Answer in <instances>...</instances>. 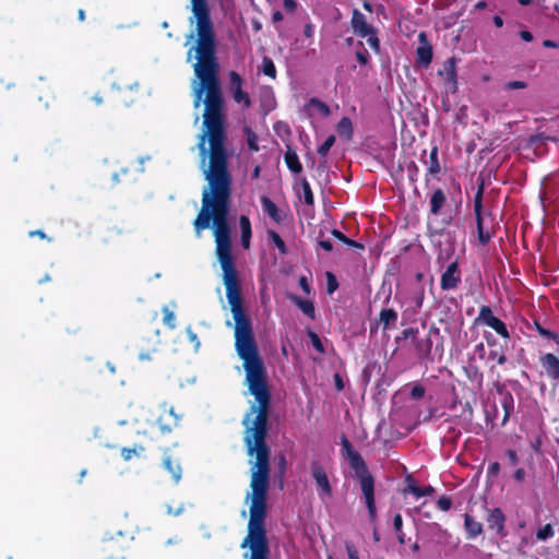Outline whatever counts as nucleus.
<instances>
[{"label": "nucleus", "mask_w": 559, "mask_h": 559, "mask_svg": "<svg viewBox=\"0 0 559 559\" xmlns=\"http://www.w3.org/2000/svg\"><path fill=\"white\" fill-rule=\"evenodd\" d=\"M477 323L491 328L502 338H510V333L506 323L493 314L492 309L489 306H481L479 308L478 316L475 319V324Z\"/></svg>", "instance_id": "39448f33"}, {"label": "nucleus", "mask_w": 559, "mask_h": 559, "mask_svg": "<svg viewBox=\"0 0 559 559\" xmlns=\"http://www.w3.org/2000/svg\"><path fill=\"white\" fill-rule=\"evenodd\" d=\"M314 34V26L311 23H307L304 26V35L308 38L312 37Z\"/></svg>", "instance_id": "680f3d73"}, {"label": "nucleus", "mask_w": 559, "mask_h": 559, "mask_svg": "<svg viewBox=\"0 0 559 559\" xmlns=\"http://www.w3.org/2000/svg\"><path fill=\"white\" fill-rule=\"evenodd\" d=\"M301 189H302V195L304 201L307 205H313L314 203V197L311 190V187L306 178L301 180Z\"/></svg>", "instance_id": "c9c22d12"}, {"label": "nucleus", "mask_w": 559, "mask_h": 559, "mask_svg": "<svg viewBox=\"0 0 559 559\" xmlns=\"http://www.w3.org/2000/svg\"><path fill=\"white\" fill-rule=\"evenodd\" d=\"M539 364L547 378L559 381V357L555 354L546 353L539 356Z\"/></svg>", "instance_id": "ddd939ff"}, {"label": "nucleus", "mask_w": 559, "mask_h": 559, "mask_svg": "<svg viewBox=\"0 0 559 559\" xmlns=\"http://www.w3.org/2000/svg\"><path fill=\"white\" fill-rule=\"evenodd\" d=\"M261 205L263 211L276 223H282L284 216L282 212L278 210L277 205L266 195L261 197Z\"/></svg>", "instance_id": "a211bd4d"}, {"label": "nucleus", "mask_w": 559, "mask_h": 559, "mask_svg": "<svg viewBox=\"0 0 559 559\" xmlns=\"http://www.w3.org/2000/svg\"><path fill=\"white\" fill-rule=\"evenodd\" d=\"M501 395V406L503 409V417L501 420V426H504L510 419L511 414L514 411V399L513 395L509 391L500 392Z\"/></svg>", "instance_id": "6ab92c4d"}, {"label": "nucleus", "mask_w": 559, "mask_h": 559, "mask_svg": "<svg viewBox=\"0 0 559 559\" xmlns=\"http://www.w3.org/2000/svg\"><path fill=\"white\" fill-rule=\"evenodd\" d=\"M297 1L296 0H283V7L288 13H294L297 9Z\"/></svg>", "instance_id": "864d4df0"}, {"label": "nucleus", "mask_w": 559, "mask_h": 559, "mask_svg": "<svg viewBox=\"0 0 559 559\" xmlns=\"http://www.w3.org/2000/svg\"><path fill=\"white\" fill-rule=\"evenodd\" d=\"M128 549V540L121 534L104 537L98 545L102 559H124Z\"/></svg>", "instance_id": "f03ea898"}, {"label": "nucleus", "mask_w": 559, "mask_h": 559, "mask_svg": "<svg viewBox=\"0 0 559 559\" xmlns=\"http://www.w3.org/2000/svg\"><path fill=\"white\" fill-rule=\"evenodd\" d=\"M345 549H346L348 559H359L358 550L353 543L346 542Z\"/></svg>", "instance_id": "49530a36"}, {"label": "nucleus", "mask_w": 559, "mask_h": 559, "mask_svg": "<svg viewBox=\"0 0 559 559\" xmlns=\"http://www.w3.org/2000/svg\"><path fill=\"white\" fill-rule=\"evenodd\" d=\"M408 490L416 497L421 498L433 493L435 488L431 486L419 487L415 484H408Z\"/></svg>", "instance_id": "c756f323"}, {"label": "nucleus", "mask_w": 559, "mask_h": 559, "mask_svg": "<svg viewBox=\"0 0 559 559\" xmlns=\"http://www.w3.org/2000/svg\"><path fill=\"white\" fill-rule=\"evenodd\" d=\"M262 72L264 75L275 79L276 76V68L273 60L269 57H263L262 59Z\"/></svg>", "instance_id": "473e14b6"}, {"label": "nucleus", "mask_w": 559, "mask_h": 559, "mask_svg": "<svg viewBox=\"0 0 559 559\" xmlns=\"http://www.w3.org/2000/svg\"><path fill=\"white\" fill-rule=\"evenodd\" d=\"M319 246L328 252H331L333 250V245L329 239L319 240Z\"/></svg>", "instance_id": "bf43d9fd"}, {"label": "nucleus", "mask_w": 559, "mask_h": 559, "mask_svg": "<svg viewBox=\"0 0 559 559\" xmlns=\"http://www.w3.org/2000/svg\"><path fill=\"white\" fill-rule=\"evenodd\" d=\"M393 527L396 533H401L403 527V519L400 513H396L393 518Z\"/></svg>", "instance_id": "5fc2aeb1"}, {"label": "nucleus", "mask_w": 559, "mask_h": 559, "mask_svg": "<svg viewBox=\"0 0 559 559\" xmlns=\"http://www.w3.org/2000/svg\"><path fill=\"white\" fill-rule=\"evenodd\" d=\"M283 19H284V15L281 11L277 10L272 13V22L273 23H280L283 21Z\"/></svg>", "instance_id": "774afa93"}, {"label": "nucleus", "mask_w": 559, "mask_h": 559, "mask_svg": "<svg viewBox=\"0 0 559 559\" xmlns=\"http://www.w3.org/2000/svg\"><path fill=\"white\" fill-rule=\"evenodd\" d=\"M464 527L467 533V538L472 539L483 533V524L476 521L472 515H464Z\"/></svg>", "instance_id": "b1692460"}, {"label": "nucleus", "mask_w": 559, "mask_h": 559, "mask_svg": "<svg viewBox=\"0 0 559 559\" xmlns=\"http://www.w3.org/2000/svg\"><path fill=\"white\" fill-rule=\"evenodd\" d=\"M267 238L280 250L282 254L287 253V247L285 241L275 230H267Z\"/></svg>", "instance_id": "cd10ccee"}, {"label": "nucleus", "mask_w": 559, "mask_h": 559, "mask_svg": "<svg viewBox=\"0 0 559 559\" xmlns=\"http://www.w3.org/2000/svg\"><path fill=\"white\" fill-rule=\"evenodd\" d=\"M488 358L496 361L498 365L503 366L507 362V356L503 348H493L489 350Z\"/></svg>", "instance_id": "2f4dec72"}, {"label": "nucleus", "mask_w": 559, "mask_h": 559, "mask_svg": "<svg viewBox=\"0 0 559 559\" xmlns=\"http://www.w3.org/2000/svg\"><path fill=\"white\" fill-rule=\"evenodd\" d=\"M155 352H156V348H153L151 352H143V350H141L139 353V360H141V361L150 360L151 359V353H155Z\"/></svg>", "instance_id": "69168bd1"}, {"label": "nucleus", "mask_w": 559, "mask_h": 559, "mask_svg": "<svg viewBox=\"0 0 559 559\" xmlns=\"http://www.w3.org/2000/svg\"><path fill=\"white\" fill-rule=\"evenodd\" d=\"M438 75L443 79L445 87L451 93H455L457 91V73L455 57H450L442 63V68L438 71Z\"/></svg>", "instance_id": "9d476101"}, {"label": "nucleus", "mask_w": 559, "mask_h": 559, "mask_svg": "<svg viewBox=\"0 0 559 559\" xmlns=\"http://www.w3.org/2000/svg\"><path fill=\"white\" fill-rule=\"evenodd\" d=\"M163 466L171 475L175 484H178L182 475L180 464L175 462L170 455H165L163 459Z\"/></svg>", "instance_id": "5701e85b"}, {"label": "nucleus", "mask_w": 559, "mask_h": 559, "mask_svg": "<svg viewBox=\"0 0 559 559\" xmlns=\"http://www.w3.org/2000/svg\"><path fill=\"white\" fill-rule=\"evenodd\" d=\"M399 319L397 312L392 308L382 309L379 318L370 325L371 333L381 326L382 331H388L396 325Z\"/></svg>", "instance_id": "4468645a"}, {"label": "nucleus", "mask_w": 559, "mask_h": 559, "mask_svg": "<svg viewBox=\"0 0 559 559\" xmlns=\"http://www.w3.org/2000/svg\"><path fill=\"white\" fill-rule=\"evenodd\" d=\"M308 106L317 108L318 111L324 117L331 114L330 107L324 102L320 100L317 97L310 98L308 102Z\"/></svg>", "instance_id": "72a5a7b5"}, {"label": "nucleus", "mask_w": 559, "mask_h": 559, "mask_svg": "<svg viewBox=\"0 0 559 559\" xmlns=\"http://www.w3.org/2000/svg\"><path fill=\"white\" fill-rule=\"evenodd\" d=\"M338 288V282L336 276L331 273L326 272V290L329 294H333Z\"/></svg>", "instance_id": "ea45409f"}, {"label": "nucleus", "mask_w": 559, "mask_h": 559, "mask_svg": "<svg viewBox=\"0 0 559 559\" xmlns=\"http://www.w3.org/2000/svg\"><path fill=\"white\" fill-rule=\"evenodd\" d=\"M187 336L190 343L194 345V347L198 349L200 347V341L195 332L189 326L187 328Z\"/></svg>", "instance_id": "8fccbe9b"}, {"label": "nucleus", "mask_w": 559, "mask_h": 559, "mask_svg": "<svg viewBox=\"0 0 559 559\" xmlns=\"http://www.w3.org/2000/svg\"><path fill=\"white\" fill-rule=\"evenodd\" d=\"M349 461L350 467L355 471L356 477L359 480L360 489L364 488L365 485L374 486V478L369 472L366 462L359 452L352 453L350 456L347 457Z\"/></svg>", "instance_id": "6e6552de"}, {"label": "nucleus", "mask_w": 559, "mask_h": 559, "mask_svg": "<svg viewBox=\"0 0 559 559\" xmlns=\"http://www.w3.org/2000/svg\"><path fill=\"white\" fill-rule=\"evenodd\" d=\"M287 150L284 155V160L287 168L294 174H300L302 171V165L299 162L298 155L290 145H286Z\"/></svg>", "instance_id": "412c9836"}, {"label": "nucleus", "mask_w": 559, "mask_h": 559, "mask_svg": "<svg viewBox=\"0 0 559 559\" xmlns=\"http://www.w3.org/2000/svg\"><path fill=\"white\" fill-rule=\"evenodd\" d=\"M144 447L142 445H134L133 448H122L121 449V456L124 461H130L134 456H141V454L144 452Z\"/></svg>", "instance_id": "7c9ffc66"}, {"label": "nucleus", "mask_w": 559, "mask_h": 559, "mask_svg": "<svg viewBox=\"0 0 559 559\" xmlns=\"http://www.w3.org/2000/svg\"><path fill=\"white\" fill-rule=\"evenodd\" d=\"M506 455L509 460V463L512 466H515L519 463V456H518V453L515 450H513V449L507 450Z\"/></svg>", "instance_id": "603ef678"}, {"label": "nucleus", "mask_w": 559, "mask_h": 559, "mask_svg": "<svg viewBox=\"0 0 559 559\" xmlns=\"http://www.w3.org/2000/svg\"><path fill=\"white\" fill-rule=\"evenodd\" d=\"M290 300L301 310L304 314L313 320L316 318L314 305L310 300L302 299L298 296H293Z\"/></svg>", "instance_id": "a878e982"}, {"label": "nucleus", "mask_w": 559, "mask_h": 559, "mask_svg": "<svg viewBox=\"0 0 559 559\" xmlns=\"http://www.w3.org/2000/svg\"><path fill=\"white\" fill-rule=\"evenodd\" d=\"M334 384L337 391H342L344 389V381L340 373L334 374Z\"/></svg>", "instance_id": "052dcab7"}, {"label": "nucleus", "mask_w": 559, "mask_h": 559, "mask_svg": "<svg viewBox=\"0 0 559 559\" xmlns=\"http://www.w3.org/2000/svg\"><path fill=\"white\" fill-rule=\"evenodd\" d=\"M452 507V500L450 497L442 496L437 501V508L441 511H449Z\"/></svg>", "instance_id": "37998d69"}, {"label": "nucleus", "mask_w": 559, "mask_h": 559, "mask_svg": "<svg viewBox=\"0 0 559 559\" xmlns=\"http://www.w3.org/2000/svg\"><path fill=\"white\" fill-rule=\"evenodd\" d=\"M181 415L175 412L173 406L166 403L162 404L159 415L156 419L159 431L163 435H169L179 426Z\"/></svg>", "instance_id": "423d86ee"}, {"label": "nucleus", "mask_w": 559, "mask_h": 559, "mask_svg": "<svg viewBox=\"0 0 559 559\" xmlns=\"http://www.w3.org/2000/svg\"><path fill=\"white\" fill-rule=\"evenodd\" d=\"M298 283L305 294L309 295L311 293V286L306 276H301Z\"/></svg>", "instance_id": "6e6d98bb"}, {"label": "nucleus", "mask_w": 559, "mask_h": 559, "mask_svg": "<svg viewBox=\"0 0 559 559\" xmlns=\"http://www.w3.org/2000/svg\"><path fill=\"white\" fill-rule=\"evenodd\" d=\"M335 143V136L333 134L329 135L325 141L318 147V154L321 157H325L331 150V147Z\"/></svg>", "instance_id": "4c0bfd02"}, {"label": "nucleus", "mask_w": 559, "mask_h": 559, "mask_svg": "<svg viewBox=\"0 0 559 559\" xmlns=\"http://www.w3.org/2000/svg\"><path fill=\"white\" fill-rule=\"evenodd\" d=\"M311 476L316 483L319 498L324 501L332 498L333 489L325 468L319 461H312L310 464Z\"/></svg>", "instance_id": "7ed1b4c3"}, {"label": "nucleus", "mask_w": 559, "mask_h": 559, "mask_svg": "<svg viewBox=\"0 0 559 559\" xmlns=\"http://www.w3.org/2000/svg\"><path fill=\"white\" fill-rule=\"evenodd\" d=\"M555 535V531L551 524H546L538 528L536 532V538L538 540H546Z\"/></svg>", "instance_id": "e433bc0d"}, {"label": "nucleus", "mask_w": 559, "mask_h": 559, "mask_svg": "<svg viewBox=\"0 0 559 559\" xmlns=\"http://www.w3.org/2000/svg\"><path fill=\"white\" fill-rule=\"evenodd\" d=\"M239 227H240V242L243 249H249L250 240L252 236L251 223L248 216L241 215L239 218Z\"/></svg>", "instance_id": "aec40b11"}, {"label": "nucleus", "mask_w": 559, "mask_h": 559, "mask_svg": "<svg viewBox=\"0 0 559 559\" xmlns=\"http://www.w3.org/2000/svg\"><path fill=\"white\" fill-rule=\"evenodd\" d=\"M163 323L168 326L170 330H174L176 328V316L175 313L169 310L168 308L163 309Z\"/></svg>", "instance_id": "58836bf2"}, {"label": "nucleus", "mask_w": 559, "mask_h": 559, "mask_svg": "<svg viewBox=\"0 0 559 559\" xmlns=\"http://www.w3.org/2000/svg\"><path fill=\"white\" fill-rule=\"evenodd\" d=\"M417 334H418V329H416V328L404 329L401 332V334L395 337V342L399 343L401 340H407L409 337L416 338Z\"/></svg>", "instance_id": "a19ab883"}, {"label": "nucleus", "mask_w": 559, "mask_h": 559, "mask_svg": "<svg viewBox=\"0 0 559 559\" xmlns=\"http://www.w3.org/2000/svg\"><path fill=\"white\" fill-rule=\"evenodd\" d=\"M441 171V166L438 158V146H432L429 154L428 167L426 173V181L428 176H436Z\"/></svg>", "instance_id": "393cba45"}, {"label": "nucleus", "mask_w": 559, "mask_h": 559, "mask_svg": "<svg viewBox=\"0 0 559 559\" xmlns=\"http://www.w3.org/2000/svg\"><path fill=\"white\" fill-rule=\"evenodd\" d=\"M229 79V90L233 94V98L236 103L242 104L245 108H249L251 106V100L247 92L242 90L243 80L239 73L236 71H230L228 73Z\"/></svg>", "instance_id": "1a4fd4ad"}, {"label": "nucleus", "mask_w": 559, "mask_h": 559, "mask_svg": "<svg viewBox=\"0 0 559 559\" xmlns=\"http://www.w3.org/2000/svg\"><path fill=\"white\" fill-rule=\"evenodd\" d=\"M350 25L357 36L367 39L371 49L376 52L380 51L377 29L367 22L366 16L358 9L353 10Z\"/></svg>", "instance_id": "f257e3e1"}, {"label": "nucleus", "mask_w": 559, "mask_h": 559, "mask_svg": "<svg viewBox=\"0 0 559 559\" xmlns=\"http://www.w3.org/2000/svg\"><path fill=\"white\" fill-rule=\"evenodd\" d=\"M309 337H310V341H311V344L312 346L321 354L324 353V346L320 340V337L318 336L317 333L314 332H310L309 333Z\"/></svg>", "instance_id": "c03bdc74"}, {"label": "nucleus", "mask_w": 559, "mask_h": 559, "mask_svg": "<svg viewBox=\"0 0 559 559\" xmlns=\"http://www.w3.org/2000/svg\"><path fill=\"white\" fill-rule=\"evenodd\" d=\"M243 132H245V135H246V140H247V144H248L249 150L251 152H258L259 151V144H258V136H257L255 132L250 127H246L243 129Z\"/></svg>", "instance_id": "c85d7f7f"}, {"label": "nucleus", "mask_w": 559, "mask_h": 559, "mask_svg": "<svg viewBox=\"0 0 559 559\" xmlns=\"http://www.w3.org/2000/svg\"><path fill=\"white\" fill-rule=\"evenodd\" d=\"M526 86L527 84L524 81H510L506 84L507 90H522Z\"/></svg>", "instance_id": "3c124183"}, {"label": "nucleus", "mask_w": 559, "mask_h": 559, "mask_svg": "<svg viewBox=\"0 0 559 559\" xmlns=\"http://www.w3.org/2000/svg\"><path fill=\"white\" fill-rule=\"evenodd\" d=\"M461 283V271L459 262L455 260L451 262L447 270L442 273L440 278V287L442 290L454 289Z\"/></svg>", "instance_id": "f8f14e48"}, {"label": "nucleus", "mask_w": 559, "mask_h": 559, "mask_svg": "<svg viewBox=\"0 0 559 559\" xmlns=\"http://www.w3.org/2000/svg\"><path fill=\"white\" fill-rule=\"evenodd\" d=\"M484 183L481 182L478 186L477 192L474 199V212L476 216V225H477V235L478 240L481 245H487L491 239V234L488 230H485L484 227V218L481 214L483 210V195H484Z\"/></svg>", "instance_id": "0eeeda50"}, {"label": "nucleus", "mask_w": 559, "mask_h": 559, "mask_svg": "<svg viewBox=\"0 0 559 559\" xmlns=\"http://www.w3.org/2000/svg\"><path fill=\"white\" fill-rule=\"evenodd\" d=\"M345 245L352 247V248H356V249H360V250H364V245L353 240V239H349L347 238V240L345 241Z\"/></svg>", "instance_id": "338daca9"}, {"label": "nucleus", "mask_w": 559, "mask_h": 559, "mask_svg": "<svg viewBox=\"0 0 559 559\" xmlns=\"http://www.w3.org/2000/svg\"><path fill=\"white\" fill-rule=\"evenodd\" d=\"M526 472L523 467L518 468L514 474L513 478L516 483H522L525 479Z\"/></svg>", "instance_id": "4d7b16f0"}, {"label": "nucleus", "mask_w": 559, "mask_h": 559, "mask_svg": "<svg viewBox=\"0 0 559 559\" xmlns=\"http://www.w3.org/2000/svg\"><path fill=\"white\" fill-rule=\"evenodd\" d=\"M500 473V464L498 462H492L488 465L487 475L488 477H497Z\"/></svg>", "instance_id": "09e8293b"}, {"label": "nucleus", "mask_w": 559, "mask_h": 559, "mask_svg": "<svg viewBox=\"0 0 559 559\" xmlns=\"http://www.w3.org/2000/svg\"><path fill=\"white\" fill-rule=\"evenodd\" d=\"M361 492L365 498V503L368 510V515L370 523L376 525L377 522V507H376V499H374V486H367L365 485L361 489Z\"/></svg>", "instance_id": "f3484780"}, {"label": "nucleus", "mask_w": 559, "mask_h": 559, "mask_svg": "<svg viewBox=\"0 0 559 559\" xmlns=\"http://www.w3.org/2000/svg\"><path fill=\"white\" fill-rule=\"evenodd\" d=\"M535 330L538 332V334L545 338L551 340L558 344L559 341V334L556 332H552L548 329H545L539 324L537 321L534 322Z\"/></svg>", "instance_id": "f704fd0d"}, {"label": "nucleus", "mask_w": 559, "mask_h": 559, "mask_svg": "<svg viewBox=\"0 0 559 559\" xmlns=\"http://www.w3.org/2000/svg\"><path fill=\"white\" fill-rule=\"evenodd\" d=\"M341 444H342V449H343V451H344V453L346 454L347 457L350 456L352 453L357 452L354 449V447L350 443V441L345 436L342 437Z\"/></svg>", "instance_id": "a18cd8bd"}, {"label": "nucleus", "mask_w": 559, "mask_h": 559, "mask_svg": "<svg viewBox=\"0 0 559 559\" xmlns=\"http://www.w3.org/2000/svg\"><path fill=\"white\" fill-rule=\"evenodd\" d=\"M519 35L524 41L527 43L532 41L534 38L533 34L530 31H520Z\"/></svg>", "instance_id": "0e129e2a"}, {"label": "nucleus", "mask_w": 559, "mask_h": 559, "mask_svg": "<svg viewBox=\"0 0 559 559\" xmlns=\"http://www.w3.org/2000/svg\"><path fill=\"white\" fill-rule=\"evenodd\" d=\"M418 47L416 48V64L428 68L432 61V46L428 40L426 32H420L417 36Z\"/></svg>", "instance_id": "9b49d317"}, {"label": "nucleus", "mask_w": 559, "mask_h": 559, "mask_svg": "<svg viewBox=\"0 0 559 559\" xmlns=\"http://www.w3.org/2000/svg\"><path fill=\"white\" fill-rule=\"evenodd\" d=\"M336 131L340 136H344L346 140H350L354 133L352 120L348 117H343L337 122Z\"/></svg>", "instance_id": "bb28decb"}, {"label": "nucleus", "mask_w": 559, "mask_h": 559, "mask_svg": "<svg viewBox=\"0 0 559 559\" xmlns=\"http://www.w3.org/2000/svg\"><path fill=\"white\" fill-rule=\"evenodd\" d=\"M331 234H332V236H333L335 239L340 240V241H341V242H343V243H345V241H346V240H347V238H348L346 235H344V234H343L341 230H338V229H332Z\"/></svg>", "instance_id": "13d9d810"}, {"label": "nucleus", "mask_w": 559, "mask_h": 559, "mask_svg": "<svg viewBox=\"0 0 559 559\" xmlns=\"http://www.w3.org/2000/svg\"><path fill=\"white\" fill-rule=\"evenodd\" d=\"M487 524L490 530H496L500 537H504L507 535L506 515L500 508H493L489 511L487 516Z\"/></svg>", "instance_id": "2eb2a0df"}, {"label": "nucleus", "mask_w": 559, "mask_h": 559, "mask_svg": "<svg viewBox=\"0 0 559 559\" xmlns=\"http://www.w3.org/2000/svg\"><path fill=\"white\" fill-rule=\"evenodd\" d=\"M28 236L29 237H39L40 239L51 240L50 238L47 237V235L43 230H39V229L29 231Z\"/></svg>", "instance_id": "e2e57ef3"}, {"label": "nucleus", "mask_w": 559, "mask_h": 559, "mask_svg": "<svg viewBox=\"0 0 559 559\" xmlns=\"http://www.w3.org/2000/svg\"><path fill=\"white\" fill-rule=\"evenodd\" d=\"M432 333H435V334L439 333V329L436 328L435 325H431V328L429 330V334L427 335V337L421 338V340H416V342H415L416 354L421 359L429 358V356L431 354L432 341H431L430 336H431Z\"/></svg>", "instance_id": "dca6fc26"}, {"label": "nucleus", "mask_w": 559, "mask_h": 559, "mask_svg": "<svg viewBox=\"0 0 559 559\" xmlns=\"http://www.w3.org/2000/svg\"><path fill=\"white\" fill-rule=\"evenodd\" d=\"M425 392H426V389L423 384L420 383H415L412 388V391H411V397L413 400H420L424 397L425 395Z\"/></svg>", "instance_id": "79ce46f5"}, {"label": "nucleus", "mask_w": 559, "mask_h": 559, "mask_svg": "<svg viewBox=\"0 0 559 559\" xmlns=\"http://www.w3.org/2000/svg\"><path fill=\"white\" fill-rule=\"evenodd\" d=\"M356 59H357V61L360 64H362V66L367 64L368 61H369V53H368V51L365 48H362L361 50H357L356 51Z\"/></svg>", "instance_id": "de8ad7c7"}, {"label": "nucleus", "mask_w": 559, "mask_h": 559, "mask_svg": "<svg viewBox=\"0 0 559 559\" xmlns=\"http://www.w3.org/2000/svg\"><path fill=\"white\" fill-rule=\"evenodd\" d=\"M191 11L197 22V32H215L206 0H190Z\"/></svg>", "instance_id": "20e7f679"}, {"label": "nucleus", "mask_w": 559, "mask_h": 559, "mask_svg": "<svg viewBox=\"0 0 559 559\" xmlns=\"http://www.w3.org/2000/svg\"><path fill=\"white\" fill-rule=\"evenodd\" d=\"M447 202L445 193L442 189H436L429 200L430 213L432 215H438Z\"/></svg>", "instance_id": "4be33fe9"}]
</instances>
